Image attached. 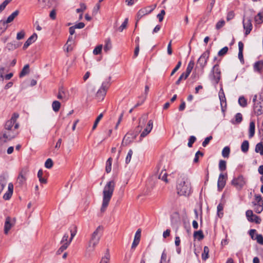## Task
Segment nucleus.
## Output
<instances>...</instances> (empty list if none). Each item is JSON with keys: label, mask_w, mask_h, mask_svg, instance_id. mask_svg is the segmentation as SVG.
Wrapping results in <instances>:
<instances>
[{"label": "nucleus", "mask_w": 263, "mask_h": 263, "mask_svg": "<svg viewBox=\"0 0 263 263\" xmlns=\"http://www.w3.org/2000/svg\"><path fill=\"white\" fill-rule=\"evenodd\" d=\"M194 237L195 238H197L199 240H202L204 238L202 231L201 230H199L194 232Z\"/></svg>", "instance_id": "38"}, {"label": "nucleus", "mask_w": 263, "mask_h": 263, "mask_svg": "<svg viewBox=\"0 0 263 263\" xmlns=\"http://www.w3.org/2000/svg\"><path fill=\"white\" fill-rule=\"evenodd\" d=\"M243 26L244 29L246 30L245 35H247L250 33V31L252 29V25L251 24V20L250 19L243 20Z\"/></svg>", "instance_id": "16"}, {"label": "nucleus", "mask_w": 263, "mask_h": 263, "mask_svg": "<svg viewBox=\"0 0 263 263\" xmlns=\"http://www.w3.org/2000/svg\"><path fill=\"white\" fill-rule=\"evenodd\" d=\"M219 98L220 101L221 110L222 112H224L227 107V102L222 87L219 92Z\"/></svg>", "instance_id": "12"}, {"label": "nucleus", "mask_w": 263, "mask_h": 263, "mask_svg": "<svg viewBox=\"0 0 263 263\" xmlns=\"http://www.w3.org/2000/svg\"><path fill=\"white\" fill-rule=\"evenodd\" d=\"M69 235L67 233H65L63 236L61 240V243L62 245H65L67 243V247L69 246L71 241H70V239L68 240Z\"/></svg>", "instance_id": "27"}, {"label": "nucleus", "mask_w": 263, "mask_h": 263, "mask_svg": "<svg viewBox=\"0 0 263 263\" xmlns=\"http://www.w3.org/2000/svg\"><path fill=\"white\" fill-rule=\"evenodd\" d=\"M249 143L247 140H245L241 144V150L243 153H247L249 150Z\"/></svg>", "instance_id": "30"}, {"label": "nucleus", "mask_w": 263, "mask_h": 263, "mask_svg": "<svg viewBox=\"0 0 263 263\" xmlns=\"http://www.w3.org/2000/svg\"><path fill=\"white\" fill-rule=\"evenodd\" d=\"M155 6H148L147 7L143 8L140 9L137 13V20L136 24V27H137V22L140 20L143 16L150 13L155 9Z\"/></svg>", "instance_id": "10"}, {"label": "nucleus", "mask_w": 263, "mask_h": 263, "mask_svg": "<svg viewBox=\"0 0 263 263\" xmlns=\"http://www.w3.org/2000/svg\"><path fill=\"white\" fill-rule=\"evenodd\" d=\"M133 154V152L132 149H129L128 151V152L127 153V155L126 159H125V163L126 164H128L130 162Z\"/></svg>", "instance_id": "49"}, {"label": "nucleus", "mask_w": 263, "mask_h": 263, "mask_svg": "<svg viewBox=\"0 0 263 263\" xmlns=\"http://www.w3.org/2000/svg\"><path fill=\"white\" fill-rule=\"evenodd\" d=\"M13 192V185L12 183H9L8 186V191L4 195L3 198L5 200H9L12 196Z\"/></svg>", "instance_id": "19"}, {"label": "nucleus", "mask_w": 263, "mask_h": 263, "mask_svg": "<svg viewBox=\"0 0 263 263\" xmlns=\"http://www.w3.org/2000/svg\"><path fill=\"white\" fill-rule=\"evenodd\" d=\"M242 120V115L240 113H237L235 115V121L237 123H239Z\"/></svg>", "instance_id": "62"}, {"label": "nucleus", "mask_w": 263, "mask_h": 263, "mask_svg": "<svg viewBox=\"0 0 263 263\" xmlns=\"http://www.w3.org/2000/svg\"><path fill=\"white\" fill-rule=\"evenodd\" d=\"M21 46V43L16 41L13 42L8 43L6 45V48L9 50H13Z\"/></svg>", "instance_id": "24"}, {"label": "nucleus", "mask_w": 263, "mask_h": 263, "mask_svg": "<svg viewBox=\"0 0 263 263\" xmlns=\"http://www.w3.org/2000/svg\"><path fill=\"white\" fill-rule=\"evenodd\" d=\"M196 140V138L194 136H191L190 137L189 139V142L187 143V146L189 147H192L193 146V144L195 142Z\"/></svg>", "instance_id": "52"}, {"label": "nucleus", "mask_w": 263, "mask_h": 263, "mask_svg": "<svg viewBox=\"0 0 263 263\" xmlns=\"http://www.w3.org/2000/svg\"><path fill=\"white\" fill-rule=\"evenodd\" d=\"M110 78H109L108 81L103 82L102 84L101 88L98 90L96 93V98L99 100L102 101L104 99L107 89L110 86Z\"/></svg>", "instance_id": "5"}, {"label": "nucleus", "mask_w": 263, "mask_h": 263, "mask_svg": "<svg viewBox=\"0 0 263 263\" xmlns=\"http://www.w3.org/2000/svg\"><path fill=\"white\" fill-rule=\"evenodd\" d=\"M263 68V61H259L256 63H255L254 65V69L255 70L260 72L261 70Z\"/></svg>", "instance_id": "29"}, {"label": "nucleus", "mask_w": 263, "mask_h": 263, "mask_svg": "<svg viewBox=\"0 0 263 263\" xmlns=\"http://www.w3.org/2000/svg\"><path fill=\"white\" fill-rule=\"evenodd\" d=\"M255 200L252 203L254 206V211L258 214L263 211V199L260 195H255Z\"/></svg>", "instance_id": "6"}, {"label": "nucleus", "mask_w": 263, "mask_h": 263, "mask_svg": "<svg viewBox=\"0 0 263 263\" xmlns=\"http://www.w3.org/2000/svg\"><path fill=\"white\" fill-rule=\"evenodd\" d=\"M70 241H72L73 237L76 236L77 234V228L74 227L73 229H70Z\"/></svg>", "instance_id": "59"}, {"label": "nucleus", "mask_w": 263, "mask_h": 263, "mask_svg": "<svg viewBox=\"0 0 263 263\" xmlns=\"http://www.w3.org/2000/svg\"><path fill=\"white\" fill-rule=\"evenodd\" d=\"M18 114L17 113H14L12 115V116L10 120L7 121L5 124V128L7 130H11L12 128L14 125V129H16L18 128L19 124L18 123H16V121L17 119L18 118Z\"/></svg>", "instance_id": "7"}, {"label": "nucleus", "mask_w": 263, "mask_h": 263, "mask_svg": "<svg viewBox=\"0 0 263 263\" xmlns=\"http://www.w3.org/2000/svg\"><path fill=\"white\" fill-rule=\"evenodd\" d=\"M61 107V103L58 101H54L52 104V107L53 110L55 112H57L59 110Z\"/></svg>", "instance_id": "35"}, {"label": "nucleus", "mask_w": 263, "mask_h": 263, "mask_svg": "<svg viewBox=\"0 0 263 263\" xmlns=\"http://www.w3.org/2000/svg\"><path fill=\"white\" fill-rule=\"evenodd\" d=\"M226 161L223 160H220L219 162V169L221 171H224L226 170Z\"/></svg>", "instance_id": "45"}, {"label": "nucleus", "mask_w": 263, "mask_h": 263, "mask_svg": "<svg viewBox=\"0 0 263 263\" xmlns=\"http://www.w3.org/2000/svg\"><path fill=\"white\" fill-rule=\"evenodd\" d=\"M129 136H132V135L131 134L127 133L124 136V138L123 139L122 143L125 142L126 145L130 143H131L133 141V140L135 138H136V135L133 136L132 137V139H131L130 137H129Z\"/></svg>", "instance_id": "25"}, {"label": "nucleus", "mask_w": 263, "mask_h": 263, "mask_svg": "<svg viewBox=\"0 0 263 263\" xmlns=\"http://www.w3.org/2000/svg\"><path fill=\"white\" fill-rule=\"evenodd\" d=\"M86 9V6L84 3L80 4V8L76 10L77 13L83 12Z\"/></svg>", "instance_id": "60"}, {"label": "nucleus", "mask_w": 263, "mask_h": 263, "mask_svg": "<svg viewBox=\"0 0 263 263\" xmlns=\"http://www.w3.org/2000/svg\"><path fill=\"white\" fill-rule=\"evenodd\" d=\"M7 184V181L4 177H0V194Z\"/></svg>", "instance_id": "34"}, {"label": "nucleus", "mask_w": 263, "mask_h": 263, "mask_svg": "<svg viewBox=\"0 0 263 263\" xmlns=\"http://www.w3.org/2000/svg\"><path fill=\"white\" fill-rule=\"evenodd\" d=\"M225 24V21L223 20H221L217 23L215 28L217 30H219L223 27Z\"/></svg>", "instance_id": "51"}, {"label": "nucleus", "mask_w": 263, "mask_h": 263, "mask_svg": "<svg viewBox=\"0 0 263 263\" xmlns=\"http://www.w3.org/2000/svg\"><path fill=\"white\" fill-rule=\"evenodd\" d=\"M254 240H256L257 242L260 245H263V237L261 234H256Z\"/></svg>", "instance_id": "57"}, {"label": "nucleus", "mask_w": 263, "mask_h": 263, "mask_svg": "<svg viewBox=\"0 0 263 263\" xmlns=\"http://www.w3.org/2000/svg\"><path fill=\"white\" fill-rule=\"evenodd\" d=\"M238 103L241 107H245L247 105V101L243 97H240L238 99Z\"/></svg>", "instance_id": "46"}, {"label": "nucleus", "mask_w": 263, "mask_h": 263, "mask_svg": "<svg viewBox=\"0 0 263 263\" xmlns=\"http://www.w3.org/2000/svg\"><path fill=\"white\" fill-rule=\"evenodd\" d=\"M254 107L253 110L254 114L256 116H259L263 114V98L260 97L257 99V96H255L253 98Z\"/></svg>", "instance_id": "4"}, {"label": "nucleus", "mask_w": 263, "mask_h": 263, "mask_svg": "<svg viewBox=\"0 0 263 263\" xmlns=\"http://www.w3.org/2000/svg\"><path fill=\"white\" fill-rule=\"evenodd\" d=\"M49 3V0H38V7L41 9L45 8Z\"/></svg>", "instance_id": "39"}, {"label": "nucleus", "mask_w": 263, "mask_h": 263, "mask_svg": "<svg viewBox=\"0 0 263 263\" xmlns=\"http://www.w3.org/2000/svg\"><path fill=\"white\" fill-rule=\"evenodd\" d=\"M12 0H5L0 5V13L5 9L7 5Z\"/></svg>", "instance_id": "47"}, {"label": "nucleus", "mask_w": 263, "mask_h": 263, "mask_svg": "<svg viewBox=\"0 0 263 263\" xmlns=\"http://www.w3.org/2000/svg\"><path fill=\"white\" fill-rule=\"evenodd\" d=\"M209 249L207 246H205L203 249V252L202 253V259L205 260L209 257Z\"/></svg>", "instance_id": "36"}, {"label": "nucleus", "mask_w": 263, "mask_h": 263, "mask_svg": "<svg viewBox=\"0 0 263 263\" xmlns=\"http://www.w3.org/2000/svg\"><path fill=\"white\" fill-rule=\"evenodd\" d=\"M111 164H112V158H109L106 162V168L105 171L107 173L110 172L111 170Z\"/></svg>", "instance_id": "32"}, {"label": "nucleus", "mask_w": 263, "mask_h": 263, "mask_svg": "<svg viewBox=\"0 0 263 263\" xmlns=\"http://www.w3.org/2000/svg\"><path fill=\"white\" fill-rule=\"evenodd\" d=\"M255 134V123L252 121L250 123L249 125V138L253 137Z\"/></svg>", "instance_id": "28"}, {"label": "nucleus", "mask_w": 263, "mask_h": 263, "mask_svg": "<svg viewBox=\"0 0 263 263\" xmlns=\"http://www.w3.org/2000/svg\"><path fill=\"white\" fill-rule=\"evenodd\" d=\"M228 47L225 46L218 51V55L220 57H222L225 55L228 52Z\"/></svg>", "instance_id": "50"}, {"label": "nucleus", "mask_w": 263, "mask_h": 263, "mask_svg": "<svg viewBox=\"0 0 263 263\" xmlns=\"http://www.w3.org/2000/svg\"><path fill=\"white\" fill-rule=\"evenodd\" d=\"M153 127V122L152 120L148 121L147 125L140 135V138H142L146 136L152 130Z\"/></svg>", "instance_id": "15"}, {"label": "nucleus", "mask_w": 263, "mask_h": 263, "mask_svg": "<svg viewBox=\"0 0 263 263\" xmlns=\"http://www.w3.org/2000/svg\"><path fill=\"white\" fill-rule=\"evenodd\" d=\"M67 248V243L66 245H61L60 248L57 251V254H58V255L60 254L62 252H63Z\"/></svg>", "instance_id": "63"}, {"label": "nucleus", "mask_w": 263, "mask_h": 263, "mask_svg": "<svg viewBox=\"0 0 263 263\" xmlns=\"http://www.w3.org/2000/svg\"><path fill=\"white\" fill-rule=\"evenodd\" d=\"M115 182L111 180L107 183L103 191V202L101 212H104L107 208L115 189Z\"/></svg>", "instance_id": "1"}, {"label": "nucleus", "mask_w": 263, "mask_h": 263, "mask_svg": "<svg viewBox=\"0 0 263 263\" xmlns=\"http://www.w3.org/2000/svg\"><path fill=\"white\" fill-rule=\"evenodd\" d=\"M212 72L213 75V80L215 83L217 84L220 79V70L219 68V65L218 64H215L212 69Z\"/></svg>", "instance_id": "13"}, {"label": "nucleus", "mask_w": 263, "mask_h": 263, "mask_svg": "<svg viewBox=\"0 0 263 263\" xmlns=\"http://www.w3.org/2000/svg\"><path fill=\"white\" fill-rule=\"evenodd\" d=\"M159 179H161L162 180H163L165 182H167L168 180L167 179V174L166 173L165 170H162L161 172V173L159 174Z\"/></svg>", "instance_id": "41"}, {"label": "nucleus", "mask_w": 263, "mask_h": 263, "mask_svg": "<svg viewBox=\"0 0 263 263\" xmlns=\"http://www.w3.org/2000/svg\"><path fill=\"white\" fill-rule=\"evenodd\" d=\"M110 257L109 254L106 253L104 256L102 257L100 263H108L109 261Z\"/></svg>", "instance_id": "53"}, {"label": "nucleus", "mask_w": 263, "mask_h": 263, "mask_svg": "<svg viewBox=\"0 0 263 263\" xmlns=\"http://www.w3.org/2000/svg\"><path fill=\"white\" fill-rule=\"evenodd\" d=\"M17 134L16 132H11V130H7L3 134L2 137H0V139L2 138L6 139L7 140H10L14 138Z\"/></svg>", "instance_id": "17"}, {"label": "nucleus", "mask_w": 263, "mask_h": 263, "mask_svg": "<svg viewBox=\"0 0 263 263\" xmlns=\"http://www.w3.org/2000/svg\"><path fill=\"white\" fill-rule=\"evenodd\" d=\"M217 214L219 217H221L223 215V213H221V211H223V206L221 203H219L217 208Z\"/></svg>", "instance_id": "56"}, {"label": "nucleus", "mask_w": 263, "mask_h": 263, "mask_svg": "<svg viewBox=\"0 0 263 263\" xmlns=\"http://www.w3.org/2000/svg\"><path fill=\"white\" fill-rule=\"evenodd\" d=\"M103 229V227L99 226L92 234L88 246L86 249L87 253H89L95 250L102 236Z\"/></svg>", "instance_id": "3"}, {"label": "nucleus", "mask_w": 263, "mask_h": 263, "mask_svg": "<svg viewBox=\"0 0 263 263\" xmlns=\"http://www.w3.org/2000/svg\"><path fill=\"white\" fill-rule=\"evenodd\" d=\"M255 21L257 24H261L263 22V12H259L255 17Z\"/></svg>", "instance_id": "37"}, {"label": "nucleus", "mask_w": 263, "mask_h": 263, "mask_svg": "<svg viewBox=\"0 0 263 263\" xmlns=\"http://www.w3.org/2000/svg\"><path fill=\"white\" fill-rule=\"evenodd\" d=\"M246 215L248 221L252 222H254L257 224L260 223L261 219L258 216L254 215L252 210H247Z\"/></svg>", "instance_id": "11"}, {"label": "nucleus", "mask_w": 263, "mask_h": 263, "mask_svg": "<svg viewBox=\"0 0 263 263\" xmlns=\"http://www.w3.org/2000/svg\"><path fill=\"white\" fill-rule=\"evenodd\" d=\"M246 183V180L242 175L234 178L231 181L232 185L238 190H241Z\"/></svg>", "instance_id": "8"}, {"label": "nucleus", "mask_w": 263, "mask_h": 263, "mask_svg": "<svg viewBox=\"0 0 263 263\" xmlns=\"http://www.w3.org/2000/svg\"><path fill=\"white\" fill-rule=\"evenodd\" d=\"M102 49V45H99L97 46L93 50V53L95 55L99 54L101 53Z\"/></svg>", "instance_id": "54"}, {"label": "nucleus", "mask_w": 263, "mask_h": 263, "mask_svg": "<svg viewBox=\"0 0 263 263\" xmlns=\"http://www.w3.org/2000/svg\"><path fill=\"white\" fill-rule=\"evenodd\" d=\"M29 72V66L26 64L24 66L21 72L20 73V77H23Z\"/></svg>", "instance_id": "31"}, {"label": "nucleus", "mask_w": 263, "mask_h": 263, "mask_svg": "<svg viewBox=\"0 0 263 263\" xmlns=\"http://www.w3.org/2000/svg\"><path fill=\"white\" fill-rule=\"evenodd\" d=\"M53 166V161L50 158H48L45 163V166L47 168H50Z\"/></svg>", "instance_id": "55"}, {"label": "nucleus", "mask_w": 263, "mask_h": 263, "mask_svg": "<svg viewBox=\"0 0 263 263\" xmlns=\"http://www.w3.org/2000/svg\"><path fill=\"white\" fill-rule=\"evenodd\" d=\"M128 23V18H126L125 19L124 21L121 24V25L118 28V30L120 32H122L123 30L127 27Z\"/></svg>", "instance_id": "48"}, {"label": "nucleus", "mask_w": 263, "mask_h": 263, "mask_svg": "<svg viewBox=\"0 0 263 263\" xmlns=\"http://www.w3.org/2000/svg\"><path fill=\"white\" fill-rule=\"evenodd\" d=\"M212 138H213L212 136H209V137H206L204 139V140L203 141V142L202 143V145L203 147H205L209 144L210 140L212 139Z\"/></svg>", "instance_id": "64"}, {"label": "nucleus", "mask_w": 263, "mask_h": 263, "mask_svg": "<svg viewBox=\"0 0 263 263\" xmlns=\"http://www.w3.org/2000/svg\"><path fill=\"white\" fill-rule=\"evenodd\" d=\"M111 43L110 39H108L105 41V45L104 47V50L105 52L108 51L111 48Z\"/></svg>", "instance_id": "42"}, {"label": "nucleus", "mask_w": 263, "mask_h": 263, "mask_svg": "<svg viewBox=\"0 0 263 263\" xmlns=\"http://www.w3.org/2000/svg\"><path fill=\"white\" fill-rule=\"evenodd\" d=\"M230 153V148L229 146L224 147L222 151V155L224 158H228Z\"/></svg>", "instance_id": "40"}, {"label": "nucleus", "mask_w": 263, "mask_h": 263, "mask_svg": "<svg viewBox=\"0 0 263 263\" xmlns=\"http://www.w3.org/2000/svg\"><path fill=\"white\" fill-rule=\"evenodd\" d=\"M234 16H235V13H234V11H229L227 13V21L228 22H229V21L232 20V19L234 18Z\"/></svg>", "instance_id": "58"}, {"label": "nucleus", "mask_w": 263, "mask_h": 263, "mask_svg": "<svg viewBox=\"0 0 263 263\" xmlns=\"http://www.w3.org/2000/svg\"><path fill=\"white\" fill-rule=\"evenodd\" d=\"M165 14V11L164 10H162L160 13L157 15V17L158 18L159 22H161L163 21Z\"/></svg>", "instance_id": "61"}, {"label": "nucleus", "mask_w": 263, "mask_h": 263, "mask_svg": "<svg viewBox=\"0 0 263 263\" xmlns=\"http://www.w3.org/2000/svg\"><path fill=\"white\" fill-rule=\"evenodd\" d=\"M37 37V35L36 33H33L31 36H30L24 43L23 47V49L27 48L29 46L36 41Z\"/></svg>", "instance_id": "18"}, {"label": "nucleus", "mask_w": 263, "mask_h": 263, "mask_svg": "<svg viewBox=\"0 0 263 263\" xmlns=\"http://www.w3.org/2000/svg\"><path fill=\"white\" fill-rule=\"evenodd\" d=\"M210 53V50H208L205 51L201 54L197 61V64L199 65L202 69H203L207 64Z\"/></svg>", "instance_id": "9"}, {"label": "nucleus", "mask_w": 263, "mask_h": 263, "mask_svg": "<svg viewBox=\"0 0 263 263\" xmlns=\"http://www.w3.org/2000/svg\"><path fill=\"white\" fill-rule=\"evenodd\" d=\"M19 11L18 10H15L14 11L11 15H10L7 20L6 21V23H10L12 22L14 19L19 14Z\"/></svg>", "instance_id": "26"}, {"label": "nucleus", "mask_w": 263, "mask_h": 263, "mask_svg": "<svg viewBox=\"0 0 263 263\" xmlns=\"http://www.w3.org/2000/svg\"><path fill=\"white\" fill-rule=\"evenodd\" d=\"M176 189L180 196H187L191 193V184L187 176L184 174L180 175L177 181Z\"/></svg>", "instance_id": "2"}, {"label": "nucleus", "mask_w": 263, "mask_h": 263, "mask_svg": "<svg viewBox=\"0 0 263 263\" xmlns=\"http://www.w3.org/2000/svg\"><path fill=\"white\" fill-rule=\"evenodd\" d=\"M6 24L7 23L6 21H0V34L6 30L7 28Z\"/></svg>", "instance_id": "43"}, {"label": "nucleus", "mask_w": 263, "mask_h": 263, "mask_svg": "<svg viewBox=\"0 0 263 263\" xmlns=\"http://www.w3.org/2000/svg\"><path fill=\"white\" fill-rule=\"evenodd\" d=\"M226 177L227 175L225 176L223 174L219 175L217 182V187L219 191H221L224 187L226 183Z\"/></svg>", "instance_id": "14"}, {"label": "nucleus", "mask_w": 263, "mask_h": 263, "mask_svg": "<svg viewBox=\"0 0 263 263\" xmlns=\"http://www.w3.org/2000/svg\"><path fill=\"white\" fill-rule=\"evenodd\" d=\"M11 220V219L10 217H6L4 226V233L5 234H8L9 231L14 224V223H12Z\"/></svg>", "instance_id": "20"}, {"label": "nucleus", "mask_w": 263, "mask_h": 263, "mask_svg": "<svg viewBox=\"0 0 263 263\" xmlns=\"http://www.w3.org/2000/svg\"><path fill=\"white\" fill-rule=\"evenodd\" d=\"M255 151L256 153H259L261 155H263V144L261 142H259L256 144Z\"/></svg>", "instance_id": "33"}, {"label": "nucleus", "mask_w": 263, "mask_h": 263, "mask_svg": "<svg viewBox=\"0 0 263 263\" xmlns=\"http://www.w3.org/2000/svg\"><path fill=\"white\" fill-rule=\"evenodd\" d=\"M140 237H141V230L140 229H139L137 231V232L135 234L134 240L133 241V242L132 246V249L136 248L138 246V245L139 244V241H140Z\"/></svg>", "instance_id": "21"}, {"label": "nucleus", "mask_w": 263, "mask_h": 263, "mask_svg": "<svg viewBox=\"0 0 263 263\" xmlns=\"http://www.w3.org/2000/svg\"><path fill=\"white\" fill-rule=\"evenodd\" d=\"M194 66V61H193V60L190 61L187 65V68L186 69V71H185V72H184L185 73V77L184 78V80L187 79V78L189 77V76L191 73Z\"/></svg>", "instance_id": "22"}, {"label": "nucleus", "mask_w": 263, "mask_h": 263, "mask_svg": "<svg viewBox=\"0 0 263 263\" xmlns=\"http://www.w3.org/2000/svg\"><path fill=\"white\" fill-rule=\"evenodd\" d=\"M103 117V113L100 114L98 116V117L96 119V120H95V121L94 122L93 125L92 126V130H95L96 128V127H97L99 122H100V121L101 120V119Z\"/></svg>", "instance_id": "44"}, {"label": "nucleus", "mask_w": 263, "mask_h": 263, "mask_svg": "<svg viewBox=\"0 0 263 263\" xmlns=\"http://www.w3.org/2000/svg\"><path fill=\"white\" fill-rule=\"evenodd\" d=\"M26 174V171H23L22 170L18 177H17V182L20 184V185H22L25 182V180H26V178H25V175Z\"/></svg>", "instance_id": "23"}]
</instances>
